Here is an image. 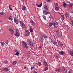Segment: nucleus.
Listing matches in <instances>:
<instances>
[{"instance_id":"13","label":"nucleus","mask_w":73,"mask_h":73,"mask_svg":"<svg viewBox=\"0 0 73 73\" xmlns=\"http://www.w3.org/2000/svg\"><path fill=\"white\" fill-rule=\"evenodd\" d=\"M26 36H28V35H29V34H30V33H29V31L28 30L27 31H26Z\"/></svg>"},{"instance_id":"6","label":"nucleus","mask_w":73,"mask_h":73,"mask_svg":"<svg viewBox=\"0 0 73 73\" xmlns=\"http://www.w3.org/2000/svg\"><path fill=\"white\" fill-rule=\"evenodd\" d=\"M62 72L63 73H67V70H66V69L65 68V67H63L62 69Z\"/></svg>"},{"instance_id":"43","label":"nucleus","mask_w":73,"mask_h":73,"mask_svg":"<svg viewBox=\"0 0 73 73\" xmlns=\"http://www.w3.org/2000/svg\"><path fill=\"white\" fill-rule=\"evenodd\" d=\"M27 0H21L22 1L23 3H24V1H26Z\"/></svg>"},{"instance_id":"47","label":"nucleus","mask_w":73,"mask_h":73,"mask_svg":"<svg viewBox=\"0 0 73 73\" xmlns=\"http://www.w3.org/2000/svg\"><path fill=\"white\" fill-rule=\"evenodd\" d=\"M34 73H37V71H35L34 72Z\"/></svg>"},{"instance_id":"44","label":"nucleus","mask_w":73,"mask_h":73,"mask_svg":"<svg viewBox=\"0 0 73 73\" xmlns=\"http://www.w3.org/2000/svg\"><path fill=\"white\" fill-rule=\"evenodd\" d=\"M54 57H55L56 58H58V56H56V55H54Z\"/></svg>"},{"instance_id":"37","label":"nucleus","mask_w":73,"mask_h":73,"mask_svg":"<svg viewBox=\"0 0 73 73\" xmlns=\"http://www.w3.org/2000/svg\"><path fill=\"white\" fill-rule=\"evenodd\" d=\"M48 70V67H45L44 69V71H46Z\"/></svg>"},{"instance_id":"21","label":"nucleus","mask_w":73,"mask_h":73,"mask_svg":"<svg viewBox=\"0 0 73 73\" xmlns=\"http://www.w3.org/2000/svg\"><path fill=\"white\" fill-rule=\"evenodd\" d=\"M1 45V46H3L4 45L5 43L3 42H0Z\"/></svg>"},{"instance_id":"26","label":"nucleus","mask_w":73,"mask_h":73,"mask_svg":"<svg viewBox=\"0 0 73 73\" xmlns=\"http://www.w3.org/2000/svg\"><path fill=\"white\" fill-rule=\"evenodd\" d=\"M16 63H17V62L16 61H14L13 62V65H15L16 64Z\"/></svg>"},{"instance_id":"12","label":"nucleus","mask_w":73,"mask_h":73,"mask_svg":"<svg viewBox=\"0 0 73 73\" xmlns=\"http://www.w3.org/2000/svg\"><path fill=\"white\" fill-rule=\"evenodd\" d=\"M43 64H44V65H45L46 66H47V67L49 66V65H48V63H47V62H46V61L44 62Z\"/></svg>"},{"instance_id":"4","label":"nucleus","mask_w":73,"mask_h":73,"mask_svg":"<svg viewBox=\"0 0 73 73\" xmlns=\"http://www.w3.org/2000/svg\"><path fill=\"white\" fill-rule=\"evenodd\" d=\"M43 13L45 15H48V14H49V11L44 10L43 11Z\"/></svg>"},{"instance_id":"23","label":"nucleus","mask_w":73,"mask_h":73,"mask_svg":"<svg viewBox=\"0 0 73 73\" xmlns=\"http://www.w3.org/2000/svg\"><path fill=\"white\" fill-rule=\"evenodd\" d=\"M55 9L56 11H59V8L57 6L55 7Z\"/></svg>"},{"instance_id":"35","label":"nucleus","mask_w":73,"mask_h":73,"mask_svg":"<svg viewBox=\"0 0 73 73\" xmlns=\"http://www.w3.org/2000/svg\"><path fill=\"white\" fill-rule=\"evenodd\" d=\"M38 66H41V62H38Z\"/></svg>"},{"instance_id":"19","label":"nucleus","mask_w":73,"mask_h":73,"mask_svg":"<svg viewBox=\"0 0 73 73\" xmlns=\"http://www.w3.org/2000/svg\"><path fill=\"white\" fill-rule=\"evenodd\" d=\"M61 20H62V21H63V20H64V19H65L64 17H65L64 16V15H61Z\"/></svg>"},{"instance_id":"27","label":"nucleus","mask_w":73,"mask_h":73,"mask_svg":"<svg viewBox=\"0 0 73 73\" xmlns=\"http://www.w3.org/2000/svg\"><path fill=\"white\" fill-rule=\"evenodd\" d=\"M52 43H53L54 45H57V42L56 41H54V42H53Z\"/></svg>"},{"instance_id":"28","label":"nucleus","mask_w":73,"mask_h":73,"mask_svg":"<svg viewBox=\"0 0 73 73\" xmlns=\"http://www.w3.org/2000/svg\"><path fill=\"white\" fill-rule=\"evenodd\" d=\"M9 9L10 10H12V7L11 6V5H9Z\"/></svg>"},{"instance_id":"50","label":"nucleus","mask_w":73,"mask_h":73,"mask_svg":"<svg viewBox=\"0 0 73 73\" xmlns=\"http://www.w3.org/2000/svg\"><path fill=\"white\" fill-rule=\"evenodd\" d=\"M39 49H41V46H40L38 48Z\"/></svg>"},{"instance_id":"58","label":"nucleus","mask_w":73,"mask_h":73,"mask_svg":"<svg viewBox=\"0 0 73 73\" xmlns=\"http://www.w3.org/2000/svg\"><path fill=\"white\" fill-rule=\"evenodd\" d=\"M0 23H2V21H0Z\"/></svg>"},{"instance_id":"41","label":"nucleus","mask_w":73,"mask_h":73,"mask_svg":"<svg viewBox=\"0 0 73 73\" xmlns=\"http://www.w3.org/2000/svg\"><path fill=\"white\" fill-rule=\"evenodd\" d=\"M18 54H19V52H17L15 54V55L17 56Z\"/></svg>"},{"instance_id":"34","label":"nucleus","mask_w":73,"mask_h":73,"mask_svg":"<svg viewBox=\"0 0 73 73\" xmlns=\"http://www.w3.org/2000/svg\"><path fill=\"white\" fill-rule=\"evenodd\" d=\"M63 6L64 7H66V3H64Z\"/></svg>"},{"instance_id":"29","label":"nucleus","mask_w":73,"mask_h":73,"mask_svg":"<svg viewBox=\"0 0 73 73\" xmlns=\"http://www.w3.org/2000/svg\"><path fill=\"white\" fill-rule=\"evenodd\" d=\"M25 9H26V7L25 6H23L22 8V10L23 11H25Z\"/></svg>"},{"instance_id":"36","label":"nucleus","mask_w":73,"mask_h":73,"mask_svg":"<svg viewBox=\"0 0 73 73\" xmlns=\"http://www.w3.org/2000/svg\"><path fill=\"white\" fill-rule=\"evenodd\" d=\"M0 15H4V12H2L0 13Z\"/></svg>"},{"instance_id":"59","label":"nucleus","mask_w":73,"mask_h":73,"mask_svg":"<svg viewBox=\"0 0 73 73\" xmlns=\"http://www.w3.org/2000/svg\"><path fill=\"white\" fill-rule=\"evenodd\" d=\"M72 13H73V11H72Z\"/></svg>"},{"instance_id":"46","label":"nucleus","mask_w":73,"mask_h":73,"mask_svg":"<svg viewBox=\"0 0 73 73\" xmlns=\"http://www.w3.org/2000/svg\"><path fill=\"white\" fill-rule=\"evenodd\" d=\"M53 25H54V27H56V25H55V23H54V22H53Z\"/></svg>"},{"instance_id":"8","label":"nucleus","mask_w":73,"mask_h":73,"mask_svg":"<svg viewBox=\"0 0 73 73\" xmlns=\"http://www.w3.org/2000/svg\"><path fill=\"white\" fill-rule=\"evenodd\" d=\"M9 31H10V32L11 33V34H13L14 33V31L13 30V29H12L11 28H9Z\"/></svg>"},{"instance_id":"56","label":"nucleus","mask_w":73,"mask_h":73,"mask_svg":"<svg viewBox=\"0 0 73 73\" xmlns=\"http://www.w3.org/2000/svg\"><path fill=\"white\" fill-rule=\"evenodd\" d=\"M54 38L55 39L56 38V37H55V36H54Z\"/></svg>"},{"instance_id":"20","label":"nucleus","mask_w":73,"mask_h":73,"mask_svg":"<svg viewBox=\"0 0 73 73\" xmlns=\"http://www.w3.org/2000/svg\"><path fill=\"white\" fill-rule=\"evenodd\" d=\"M44 9H45L46 10H48V8L46 5H44Z\"/></svg>"},{"instance_id":"39","label":"nucleus","mask_w":73,"mask_h":73,"mask_svg":"<svg viewBox=\"0 0 73 73\" xmlns=\"http://www.w3.org/2000/svg\"><path fill=\"white\" fill-rule=\"evenodd\" d=\"M58 71H60L59 69H57L55 70V72H57Z\"/></svg>"},{"instance_id":"40","label":"nucleus","mask_w":73,"mask_h":73,"mask_svg":"<svg viewBox=\"0 0 73 73\" xmlns=\"http://www.w3.org/2000/svg\"><path fill=\"white\" fill-rule=\"evenodd\" d=\"M51 41L52 43V42H54V41H54V39H51Z\"/></svg>"},{"instance_id":"42","label":"nucleus","mask_w":73,"mask_h":73,"mask_svg":"<svg viewBox=\"0 0 73 73\" xmlns=\"http://www.w3.org/2000/svg\"><path fill=\"white\" fill-rule=\"evenodd\" d=\"M42 6V3H41L39 5V7H41Z\"/></svg>"},{"instance_id":"48","label":"nucleus","mask_w":73,"mask_h":73,"mask_svg":"<svg viewBox=\"0 0 73 73\" xmlns=\"http://www.w3.org/2000/svg\"><path fill=\"white\" fill-rule=\"evenodd\" d=\"M56 5V6H58V4L57 3H56L55 4Z\"/></svg>"},{"instance_id":"2","label":"nucleus","mask_w":73,"mask_h":73,"mask_svg":"<svg viewBox=\"0 0 73 73\" xmlns=\"http://www.w3.org/2000/svg\"><path fill=\"white\" fill-rule=\"evenodd\" d=\"M56 34L58 37H61L62 36V34L60 33V31L58 30H57L56 31Z\"/></svg>"},{"instance_id":"45","label":"nucleus","mask_w":73,"mask_h":73,"mask_svg":"<svg viewBox=\"0 0 73 73\" xmlns=\"http://www.w3.org/2000/svg\"><path fill=\"white\" fill-rule=\"evenodd\" d=\"M47 2H49V1H51V0H46Z\"/></svg>"},{"instance_id":"31","label":"nucleus","mask_w":73,"mask_h":73,"mask_svg":"<svg viewBox=\"0 0 73 73\" xmlns=\"http://www.w3.org/2000/svg\"><path fill=\"white\" fill-rule=\"evenodd\" d=\"M70 54L71 56H73V52L72 51H70Z\"/></svg>"},{"instance_id":"16","label":"nucleus","mask_w":73,"mask_h":73,"mask_svg":"<svg viewBox=\"0 0 73 73\" xmlns=\"http://www.w3.org/2000/svg\"><path fill=\"white\" fill-rule=\"evenodd\" d=\"M9 20H11V21H12L13 19L12 18V16L10 15L9 16Z\"/></svg>"},{"instance_id":"52","label":"nucleus","mask_w":73,"mask_h":73,"mask_svg":"<svg viewBox=\"0 0 73 73\" xmlns=\"http://www.w3.org/2000/svg\"><path fill=\"white\" fill-rule=\"evenodd\" d=\"M58 25V23L57 22H56L55 23V25Z\"/></svg>"},{"instance_id":"22","label":"nucleus","mask_w":73,"mask_h":73,"mask_svg":"<svg viewBox=\"0 0 73 73\" xmlns=\"http://www.w3.org/2000/svg\"><path fill=\"white\" fill-rule=\"evenodd\" d=\"M31 23L33 25H34L35 24V23L33 22V20H31Z\"/></svg>"},{"instance_id":"51","label":"nucleus","mask_w":73,"mask_h":73,"mask_svg":"<svg viewBox=\"0 0 73 73\" xmlns=\"http://www.w3.org/2000/svg\"><path fill=\"white\" fill-rule=\"evenodd\" d=\"M5 63H7V62H8V61L7 60L5 61Z\"/></svg>"},{"instance_id":"18","label":"nucleus","mask_w":73,"mask_h":73,"mask_svg":"<svg viewBox=\"0 0 73 73\" xmlns=\"http://www.w3.org/2000/svg\"><path fill=\"white\" fill-rule=\"evenodd\" d=\"M29 31L30 32H33V29L32 27H30Z\"/></svg>"},{"instance_id":"9","label":"nucleus","mask_w":73,"mask_h":73,"mask_svg":"<svg viewBox=\"0 0 73 73\" xmlns=\"http://www.w3.org/2000/svg\"><path fill=\"white\" fill-rule=\"evenodd\" d=\"M69 14L68 13H65V16L66 17V18H69Z\"/></svg>"},{"instance_id":"60","label":"nucleus","mask_w":73,"mask_h":73,"mask_svg":"<svg viewBox=\"0 0 73 73\" xmlns=\"http://www.w3.org/2000/svg\"><path fill=\"white\" fill-rule=\"evenodd\" d=\"M3 62H5V61H3Z\"/></svg>"},{"instance_id":"5","label":"nucleus","mask_w":73,"mask_h":73,"mask_svg":"<svg viewBox=\"0 0 73 73\" xmlns=\"http://www.w3.org/2000/svg\"><path fill=\"white\" fill-rule=\"evenodd\" d=\"M57 42H58V44L59 45V46H62L63 44L59 40H57Z\"/></svg>"},{"instance_id":"17","label":"nucleus","mask_w":73,"mask_h":73,"mask_svg":"<svg viewBox=\"0 0 73 73\" xmlns=\"http://www.w3.org/2000/svg\"><path fill=\"white\" fill-rule=\"evenodd\" d=\"M59 54L60 55H63L64 54V52L63 51H60L59 52Z\"/></svg>"},{"instance_id":"15","label":"nucleus","mask_w":73,"mask_h":73,"mask_svg":"<svg viewBox=\"0 0 73 73\" xmlns=\"http://www.w3.org/2000/svg\"><path fill=\"white\" fill-rule=\"evenodd\" d=\"M48 24H49V27H52V25H53V24H54L53 22V23L50 22V23H49Z\"/></svg>"},{"instance_id":"38","label":"nucleus","mask_w":73,"mask_h":73,"mask_svg":"<svg viewBox=\"0 0 73 73\" xmlns=\"http://www.w3.org/2000/svg\"><path fill=\"white\" fill-rule=\"evenodd\" d=\"M35 68V66H33L31 67V70H32L33 69Z\"/></svg>"},{"instance_id":"54","label":"nucleus","mask_w":73,"mask_h":73,"mask_svg":"<svg viewBox=\"0 0 73 73\" xmlns=\"http://www.w3.org/2000/svg\"><path fill=\"white\" fill-rule=\"evenodd\" d=\"M18 31V29H16V32H17Z\"/></svg>"},{"instance_id":"11","label":"nucleus","mask_w":73,"mask_h":73,"mask_svg":"<svg viewBox=\"0 0 73 73\" xmlns=\"http://www.w3.org/2000/svg\"><path fill=\"white\" fill-rule=\"evenodd\" d=\"M9 70V69L7 68H4L3 69V72H8Z\"/></svg>"},{"instance_id":"3","label":"nucleus","mask_w":73,"mask_h":73,"mask_svg":"<svg viewBox=\"0 0 73 73\" xmlns=\"http://www.w3.org/2000/svg\"><path fill=\"white\" fill-rule=\"evenodd\" d=\"M22 44L23 45V47H24L25 48H26V49L28 48V46H27V43H26L24 41H23L22 42Z\"/></svg>"},{"instance_id":"25","label":"nucleus","mask_w":73,"mask_h":73,"mask_svg":"<svg viewBox=\"0 0 73 73\" xmlns=\"http://www.w3.org/2000/svg\"><path fill=\"white\" fill-rule=\"evenodd\" d=\"M42 37H44V38H47V36H46V35H42Z\"/></svg>"},{"instance_id":"10","label":"nucleus","mask_w":73,"mask_h":73,"mask_svg":"<svg viewBox=\"0 0 73 73\" xmlns=\"http://www.w3.org/2000/svg\"><path fill=\"white\" fill-rule=\"evenodd\" d=\"M30 45L31 47H34L35 46V43L34 42H31V43H30Z\"/></svg>"},{"instance_id":"49","label":"nucleus","mask_w":73,"mask_h":73,"mask_svg":"<svg viewBox=\"0 0 73 73\" xmlns=\"http://www.w3.org/2000/svg\"><path fill=\"white\" fill-rule=\"evenodd\" d=\"M8 41L7 40V41L6 42V44H8Z\"/></svg>"},{"instance_id":"7","label":"nucleus","mask_w":73,"mask_h":73,"mask_svg":"<svg viewBox=\"0 0 73 73\" xmlns=\"http://www.w3.org/2000/svg\"><path fill=\"white\" fill-rule=\"evenodd\" d=\"M14 21H15L16 24L17 25L19 24V21L17 19H16V18H14Z\"/></svg>"},{"instance_id":"24","label":"nucleus","mask_w":73,"mask_h":73,"mask_svg":"<svg viewBox=\"0 0 73 73\" xmlns=\"http://www.w3.org/2000/svg\"><path fill=\"white\" fill-rule=\"evenodd\" d=\"M16 36H20V33H19L17 32L15 34Z\"/></svg>"},{"instance_id":"55","label":"nucleus","mask_w":73,"mask_h":73,"mask_svg":"<svg viewBox=\"0 0 73 73\" xmlns=\"http://www.w3.org/2000/svg\"><path fill=\"white\" fill-rule=\"evenodd\" d=\"M36 6H37V7H39V6L38 5H37V4H36Z\"/></svg>"},{"instance_id":"33","label":"nucleus","mask_w":73,"mask_h":73,"mask_svg":"<svg viewBox=\"0 0 73 73\" xmlns=\"http://www.w3.org/2000/svg\"><path fill=\"white\" fill-rule=\"evenodd\" d=\"M28 42L29 44H30L32 42H31V40L29 39Z\"/></svg>"},{"instance_id":"30","label":"nucleus","mask_w":73,"mask_h":73,"mask_svg":"<svg viewBox=\"0 0 73 73\" xmlns=\"http://www.w3.org/2000/svg\"><path fill=\"white\" fill-rule=\"evenodd\" d=\"M73 3H70L69 5V7H70L71 8H72V6H73Z\"/></svg>"},{"instance_id":"57","label":"nucleus","mask_w":73,"mask_h":73,"mask_svg":"<svg viewBox=\"0 0 73 73\" xmlns=\"http://www.w3.org/2000/svg\"><path fill=\"white\" fill-rule=\"evenodd\" d=\"M48 39H49V40H50V39H51V38H50V37H49Z\"/></svg>"},{"instance_id":"14","label":"nucleus","mask_w":73,"mask_h":73,"mask_svg":"<svg viewBox=\"0 0 73 73\" xmlns=\"http://www.w3.org/2000/svg\"><path fill=\"white\" fill-rule=\"evenodd\" d=\"M43 37L42 36H40V41L42 42H43V41H44V39L43 38Z\"/></svg>"},{"instance_id":"32","label":"nucleus","mask_w":73,"mask_h":73,"mask_svg":"<svg viewBox=\"0 0 73 73\" xmlns=\"http://www.w3.org/2000/svg\"><path fill=\"white\" fill-rule=\"evenodd\" d=\"M42 17L43 18L44 20H46V16L44 15H42Z\"/></svg>"},{"instance_id":"1","label":"nucleus","mask_w":73,"mask_h":73,"mask_svg":"<svg viewBox=\"0 0 73 73\" xmlns=\"http://www.w3.org/2000/svg\"><path fill=\"white\" fill-rule=\"evenodd\" d=\"M20 23L23 29H25L26 28V25H25V24L23 22L21 21H20Z\"/></svg>"},{"instance_id":"53","label":"nucleus","mask_w":73,"mask_h":73,"mask_svg":"<svg viewBox=\"0 0 73 73\" xmlns=\"http://www.w3.org/2000/svg\"><path fill=\"white\" fill-rule=\"evenodd\" d=\"M27 66H25L24 67V69H27Z\"/></svg>"}]
</instances>
